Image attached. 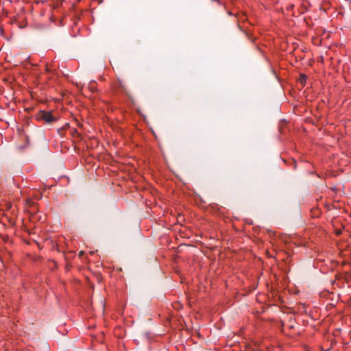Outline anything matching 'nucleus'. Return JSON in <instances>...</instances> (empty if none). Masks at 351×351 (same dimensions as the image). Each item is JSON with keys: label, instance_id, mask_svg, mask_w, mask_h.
Wrapping results in <instances>:
<instances>
[{"label": "nucleus", "instance_id": "f03ea898", "mask_svg": "<svg viewBox=\"0 0 351 351\" xmlns=\"http://www.w3.org/2000/svg\"><path fill=\"white\" fill-rule=\"evenodd\" d=\"M307 80V76L305 74H300L299 77V82L300 84H302L303 86L305 85L306 82Z\"/></svg>", "mask_w": 351, "mask_h": 351}, {"label": "nucleus", "instance_id": "7ed1b4c3", "mask_svg": "<svg viewBox=\"0 0 351 351\" xmlns=\"http://www.w3.org/2000/svg\"><path fill=\"white\" fill-rule=\"evenodd\" d=\"M213 1H217L219 5H221L220 0H213Z\"/></svg>", "mask_w": 351, "mask_h": 351}, {"label": "nucleus", "instance_id": "20e7f679", "mask_svg": "<svg viewBox=\"0 0 351 351\" xmlns=\"http://www.w3.org/2000/svg\"><path fill=\"white\" fill-rule=\"evenodd\" d=\"M90 88L91 89V91H93H93H94V90H95L94 86H91V87H90Z\"/></svg>", "mask_w": 351, "mask_h": 351}, {"label": "nucleus", "instance_id": "39448f33", "mask_svg": "<svg viewBox=\"0 0 351 351\" xmlns=\"http://www.w3.org/2000/svg\"><path fill=\"white\" fill-rule=\"evenodd\" d=\"M228 14L229 15H232V14L231 12H228Z\"/></svg>", "mask_w": 351, "mask_h": 351}, {"label": "nucleus", "instance_id": "f257e3e1", "mask_svg": "<svg viewBox=\"0 0 351 351\" xmlns=\"http://www.w3.org/2000/svg\"><path fill=\"white\" fill-rule=\"evenodd\" d=\"M40 116L42 119L48 123H52L56 120V118L51 112H41Z\"/></svg>", "mask_w": 351, "mask_h": 351}]
</instances>
